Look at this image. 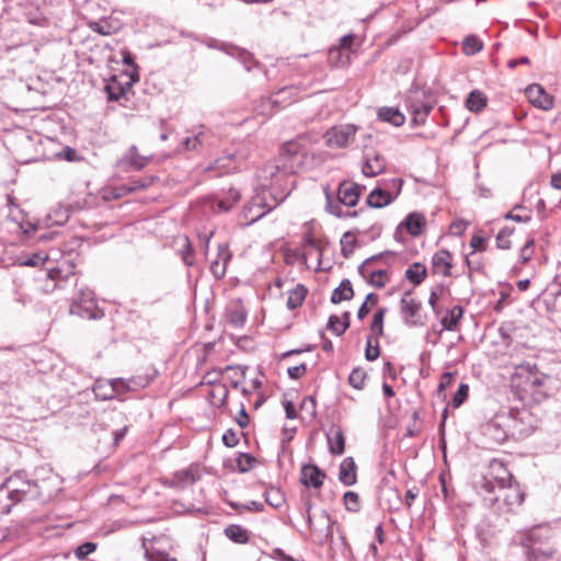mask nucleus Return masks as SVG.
Wrapping results in <instances>:
<instances>
[{
  "mask_svg": "<svg viewBox=\"0 0 561 561\" xmlns=\"http://www.w3.org/2000/svg\"><path fill=\"white\" fill-rule=\"evenodd\" d=\"M124 159L135 170H141L147 165L148 161L150 160V157L140 156L137 151V147L131 146L125 154Z\"/></svg>",
  "mask_w": 561,
  "mask_h": 561,
  "instance_id": "30",
  "label": "nucleus"
},
{
  "mask_svg": "<svg viewBox=\"0 0 561 561\" xmlns=\"http://www.w3.org/2000/svg\"><path fill=\"white\" fill-rule=\"evenodd\" d=\"M526 95L529 102L538 108L547 111L553 106V98L539 84L529 85L526 89Z\"/></svg>",
  "mask_w": 561,
  "mask_h": 561,
  "instance_id": "13",
  "label": "nucleus"
},
{
  "mask_svg": "<svg viewBox=\"0 0 561 561\" xmlns=\"http://www.w3.org/2000/svg\"><path fill=\"white\" fill-rule=\"evenodd\" d=\"M3 484L19 502L43 497L42 486L27 478L23 471L14 472L5 479Z\"/></svg>",
  "mask_w": 561,
  "mask_h": 561,
  "instance_id": "4",
  "label": "nucleus"
},
{
  "mask_svg": "<svg viewBox=\"0 0 561 561\" xmlns=\"http://www.w3.org/2000/svg\"><path fill=\"white\" fill-rule=\"evenodd\" d=\"M307 289L304 285L298 284L294 289L288 293L287 308L294 310L301 306L306 298Z\"/></svg>",
  "mask_w": 561,
  "mask_h": 561,
  "instance_id": "29",
  "label": "nucleus"
},
{
  "mask_svg": "<svg viewBox=\"0 0 561 561\" xmlns=\"http://www.w3.org/2000/svg\"><path fill=\"white\" fill-rule=\"evenodd\" d=\"M265 501L271 506L278 508L284 504L285 497H284V494L280 492V490L270 489L265 492Z\"/></svg>",
  "mask_w": 561,
  "mask_h": 561,
  "instance_id": "46",
  "label": "nucleus"
},
{
  "mask_svg": "<svg viewBox=\"0 0 561 561\" xmlns=\"http://www.w3.org/2000/svg\"><path fill=\"white\" fill-rule=\"evenodd\" d=\"M410 296L411 291H405L403 297L401 298V311L408 318V321H410L412 324L421 325L423 324V321L421 320L420 316L421 302L415 300L414 298H411Z\"/></svg>",
  "mask_w": 561,
  "mask_h": 561,
  "instance_id": "14",
  "label": "nucleus"
},
{
  "mask_svg": "<svg viewBox=\"0 0 561 561\" xmlns=\"http://www.w3.org/2000/svg\"><path fill=\"white\" fill-rule=\"evenodd\" d=\"M325 477V473L316 465L305 463L301 466L299 480L306 488L320 489Z\"/></svg>",
  "mask_w": 561,
  "mask_h": 561,
  "instance_id": "11",
  "label": "nucleus"
},
{
  "mask_svg": "<svg viewBox=\"0 0 561 561\" xmlns=\"http://www.w3.org/2000/svg\"><path fill=\"white\" fill-rule=\"evenodd\" d=\"M377 116L380 121L390 123L396 127L402 126L405 122V116L396 107H380Z\"/></svg>",
  "mask_w": 561,
  "mask_h": 561,
  "instance_id": "21",
  "label": "nucleus"
},
{
  "mask_svg": "<svg viewBox=\"0 0 561 561\" xmlns=\"http://www.w3.org/2000/svg\"><path fill=\"white\" fill-rule=\"evenodd\" d=\"M225 535L232 541L237 543H245L249 540V535L247 529H244L240 525H229L225 529Z\"/></svg>",
  "mask_w": 561,
  "mask_h": 561,
  "instance_id": "34",
  "label": "nucleus"
},
{
  "mask_svg": "<svg viewBox=\"0 0 561 561\" xmlns=\"http://www.w3.org/2000/svg\"><path fill=\"white\" fill-rule=\"evenodd\" d=\"M19 501L13 497V494L2 483L0 485V515L8 514Z\"/></svg>",
  "mask_w": 561,
  "mask_h": 561,
  "instance_id": "31",
  "label": "nucleus"
},
{
  "mask_svg": "<svg viewBox=\"0 0 561 561\" xmlns=\"http://www.w3.org/2000/svg\"><path fill=\"white\" fill-rule=\"evenodd\" d=\"M379 344L376 337L369 335L366 341L365 358L373 362L379 357Z\"/></svg>",
  "mask_w": 561,
  "mask_h": 561,
  "instance_id": "42",
  "label": "nucleus"
},
{
  "mask_svg": "<svg viewBox=\"0 0 561 561\" xmlns=\"http://www.w3.org/2000/svg\"><path fill=\"white\" fill-rule=\"evenodd\" d=\"M434 273L442 274L443 276L450 275L451 268V253L448 250L437 251L432 259Z\"/></svg>",
  "mask_w": 561,
  "mask_h": 561,
  "instance_id": "17",
  "label": "nucleus"
},
{
  "mask_svg": "<svg viewBox=\"0 0 561 561\" xmlns=\"http://www.w3.org/2000/svg\"><path fill=\"white\" fill-rule=\"evenodd\" d=\"M306 371L307 367L305 364L293 366L287 369V374L291 379H299Z\"/></svg>",
  "mask_w": 561,
  "mask_h": 561,
  "instance_id": "61",
  "label": "nucleus"
},
{
  "mask_svg": "<svg viewBox=\"0 0 561 561\" xmlns=\"http://www.w3.org/2000/svg\"><path fill=\"white\" fill-rule=\"evenodd\" d=\"M408 111L412 115L414 125H423L432 110L431 102L425 100L424 93L421 91H411L405 100Z\"/></svg>",
  "mask_w": 561,
  "mask_h": 561,
  "instance_id": "7",
  "label": "nucleus"
},
{
  "mask_svg": "<svg viewBox=\"0 0 561 561\" xmlns=\"http://www.w3.org/2000/svg\"><path fill=\"white\" fill-rule=\"evenodd\" d=\"M344 504L347 511L357 512L359 510L358 494L348 491L344 494Z\"/></svg>",
  "mask_w": 561,
  "mask_h": 561,
  "instance_id": "50",
  "label": "nucleus"
},
{
  "mask_svg": "<svg viewBox=\"0 0 561 561\" xmlns=\"http://www.w3.org/2000/svg\"><path fill=\"white\" fill-rule=\"evenodd\" d=\"M426 268L421 263H414L405 271V278L414 285H420L426 277Z\"/></svg>",
  "mask_w": 561,
  "mask_h": 561,
  "instance_id": "33",
  "label": "nucleus"
},
{
  "mask_svg": "<svg viewBox=\"0 0 561 561\" xmlns=\"http://www.w3.org/2000/svg\"><path fill=\"white\" fill-rule=\"evenodd\" d=\"M482 42L477 36H467L462 42V49L466 55H474L482 49Z\"/></svg>",
  "mask_w": 561,
  "mask_h": 561,
  "instance_id": "39",
  "label": "nucleus"
},
{
  "mask_svg": "<svg viewBox=\"0 0 561 561\" xmlns=\"http://www.w3.org/2000/svg\"><path fill=\"white\" fill-rule=\"evenodd\" d=\"M356 130L354 125L334 126L324 134L325 142L332 148H344L354 139Z\"/></svg>",
  "mask_w": 561,
  "mask_h": 561,
  "instance_id": "8",
  "label": "nucleus"
},
{
  "mask_svg": "<svg viewBox=\"0 0 561 561\" xmlns=\"http://www.w3.org/2000/svg\"><path fill=\"white\" fill-rule=\"evenodd\" d=\"M341 253L345 259H348L356 248V237L353 232L347 231L341 238Z\"/></svg>",
  "mask_w": 561,
  "mask_h": 561,
  "instance_id": "36",
  "label": "nucleus"
},
{
  "mask_svg": "<svg viewBox=\"0 0 561 561\" xmlns=\"http://www.w3.org/2000/svg\"><path fill=\"white\" fill-rule=\"evenodd\" d=\"M182 145L186 150H197L205 145H208V134L206 128L201 126V130L194 134L193 137H186Z\"/></svg>",
  "mask_w": 561,
  "mask_h": 561,
  "instance_id": "23",
  "label": "nucleus"
},
{
  "mask_svg": "<svg viewBox=\"0 0 561 561\" xmlns=\"http://www.w3.org/2000/svg\"><path fill=\"white\" fill-rule=\"evenodd\" d=\"M56 157L70 162L79 160L78 152L71 147H65Z\"/></svg>",
  "mask_w": 561,
  "mask_h": 561,
  "instance_id": "56",
  "label": "nucleus"
},
{
  "mask_svg": "<svg viewBox=\"0 0 561 561\" xmlns=\"http://www.w3.org/2000/svg\"><path fill=\"white\" fill-rule=\"evenodd\" d=\"M201 477V471L197 466H191L187 469L176 471L172 478V484L176 488L183 489L193 484Z\"/></svg>",
  "mask_w": 561,
  "mask_h": 561,
  "instance_id": "16",
  "label": "nucleus"
},
{
  "mask_svg": "<svg viewBox=\"0 0 561 561\" xmlns=\"http://www.w3.org/2000/svg\"><path fill=\"white\" fill-rule=\"evenodd\" d=\"M356 465L353 458H344L340 465L339 480L344 485H353L356 483Z\"/></svg>",
  "mask_w": 561,
  "mask_h": 561,
  "instance_id": "18",
  "label": "nucleus"
},
{
  "mask_svg": "<svg viewBox=\"0 0 561 561\" xmlns=\"http://www.w3.org/2000/svg\"><path fill=\"white\" fill-rule=\"evenodd\" d=\"M284 409L286 413V417L289 420H294L297 417V412L295 409V405L291 401H285L284 402Z\"/></svg>",
  "mask_w": 561,
  "mask_h": 561,
  "instance_id": "64",
  "label": "nucleus"
},
{
  "mask_svg": "<svg viewBox=\"0 0 561 561\" xmlns=\"http://www.w3.org/2000/svg\"><path fill=\"white\" fill-rule=\"evenodd\" d=\"M144 547H146L144 545ZM145 557L147 561H178L175 558H169L165 553L160 551H152L148 548H145Z\"/></svg>",
  "mask_w": 561,
  "mask_h": 561,
  "instance_id": "52",
  "label": "nucleus"
},
{
  "mask_svg": "<svg viewBox=\"0 0 561 561\" xmlns=\"http://www.w3.org/2000/svg\"><path fill=\"white\" fill-rule=\"evenodd\" d=\"M367 278L369 284L376 288H382L389 282V274L387 270H373L367 268V274H360Z\"/></svg>",
  "mask_w": 561,
  "mask_h": 561,
  "instance_id": "27",
  "label": "nucleus"
},
{
  "mask_svg": "<svg viewBox=\"0 0 561 561\" xmlns=\"http://www.w3.org/2000/svg\"><path fill=\"white\" fill-rule=\"evenodd\" d=\"M504 219L516 222H528L531 219L530 211L526 210L523 205H515L512 211L504 215Z\"/></svg>",
  "mask_w": 561,
  "mask_h": 561,
  "instance_id": "37",
  "label": "nucleus"
},
{
  "mask_svg": "<svg viewBox=\"0 0 561 561\" xmlns=\"http://www.w3.org/2000/svg\"><path fill=\"white\" fill-rule=\"evenodd\" d=\"M364 188H365L364 186H360L357 183H350V182L343 181L339 185L337 201L335 203H339V205L342 204V205H345L348 207H353L358 203L362 191Z\"/></svg>",
  "mask_w": 561,
  "mask_h": 561,
  "instance_id": "10",
  "label": "nucleus"
},
{
  "mask_svg": "<svg viewBox=\"0 0 561 561\" xmlns=\"http://www.w3.org/2000/svg\"><path fill=\"white\" fill-rule=\"evenodd\" d=\"M257 458H227L224 462V467L226 468H234L237 467L238 470L242 473L248 472L252 469L254 463L256 462Z\"/></svg>",
  "mask_w": 561,
  "mask_h": 561,
  "instance_id": "32",
  "label": "nucleus"
},
{
  "mask_svg": "<svg viewBox=\"0 0 561 561\" xmlns=\"http://www.w3.org/2000/svg\"><path fill=\"white\" fill-rule=\"evenodd\" d=\"M305 156L297 141H287L282 146L278 158L260 169V186L241 214L247 225L257 221L286 199L294 187L291 175L302 168Z\"/></svg>",
  "mask_w": 561,
  "mask_h": 561,
  "instance_id": "1",
  "label": "nucleus"
},
{
  "mask_svg": "<svg viewBox=\"0 0 561 561\" xmlns=\"http://www.w3.org/2000/svg\"><path fill=\"white\" fill-rule=\"evenodd\" d=\"M95 397L101 400H112L115 398V389L111 380H96L92 388Z\"/></svg>",
  "mask_w": 561,
  "mask_h": 561,
  "instance_id": "24",
  "label": "nucleus"
},
{
  "mask_svg": "<svg viewBox=\"0 0 561 561\" xmlns=\"http://www.w3.org/2000/svg\"><path fill=\"white\" fill-rule=\"evenodd\" d=\"M228 389L222 383H217L213 386V389L208 393V398L211 404L220 407L222 405L228 398Z\"/></svg>",
  "mask_w": 561,
  "mask_h": 561,
  "instance_id": "35",
  "label": "nucleus"
},
{
  "mask_svg": "<svg viewBox=\"0 0 561 561\" xmlns=\"http://www.w3.org/2000/svg\"><path fill=\"white\" fill-rule=\"evenodd\" d=\"M386 169L385 158L376 152H368L365 154V161L362 168V172L365 176H376L382 173Z\"/></svg>",
  "mask_w": 561,
  "mask_h": 561,
  "instance_id": "15",
  "label": "nucleus"
},
{
  "mask_svg": "<svg viewBox=\"0 0 561 561\" xmlns=\"http://www.w3.org/2000/svg\"><path fill=\"white\" fill-rule=\"evenodd\" d=\"M486 96L479 90H473L469 93L466 100V106L471 112H480L486 106Z\"/></svg>",
  "mask_w": 561,
  "mask_h": 561,
  "instance_id": "28",
  "label": "nucleus"
},
{
  "mask_svg": "<svg viewBox=\"0 0 561 561\" xmlns=\"http://www.w3.org/2000/svg\"><path fill=\"white\" fill-rule=\"evenodd\" d=\"M328 445L329 450L332 454L340 455L344 451V436L341 430H331L330 433H328Z\"/></svg>",
  "mask_w": 561,
  "mask_h": 561,
  "instance_id": "26",
  "label": "nucleus"
},
{
  "mask_svg": "<svg viewBox=\"0 0 561 561\" xmlns=\"http://www.w3.org/2000/svg\"><path fill=\"white\" fill-rule=\"evenodd\" d=\"M385 314H386V309L385 308L378 309L375 312V314H374V318H373V321H371V324H370V330L377 336L382 335V333H383V318H385Z\"/></svg>",
  "mask_w": 561,
  "mask_h": 561,
  "instance_id": "45",
  "label": "nucleus"
},
{
  "mask_svg": "<svg viewBox=\"0 0 561 561\" xmlns=\"http://www.w3.org/2000/svg\"><path fill=\"white\" fill-rule=\"evenodd\" d=\"M485 434L494 437L499 443L504 442L506 433L501 431L495 424H489L485 428Z\"/></svg>",
  "mask_w": 561,
  "mask_h": 561,
  "instance_id": "55",
  "label": "nucleus"
},
{
  "mask_svg": "<svg viewBox=\"0 0 561 561\" xmlns=\"http://www.w3.org/2000/svg\"><path fill=\"white\" fill-rule=\"evenodd\" d=\"M70 313L89 320L101 319L104 316L103 310L96 306L93 293L90 290L81 291L79 299L71 304Z\"/></svg>",
  "mask_w": 561,
  "mask_h": 561,
  "instance_id": "6",
  "label": "nucleus"
},
{
  "mask_svg": "<svg viewBox=\"0 0 561 561\" xmlns=\"http://www.w3.org/2000/svg\"><path fill=\"white\" fill-rule=\"evenodd\" d=\"M222 442L228 447H234L238 444L239 438H238L237 434L233 431L228 430L222 435Z\"/></svg>",
  "mask_w": 561,
  "mask_h": 561,
  "instance_id": "62",
  "label": "nucleus"
},
{
  "mask_svg": "<svg viewBox=\"0 0 561 561\" xmlns=\"http://www.w3.org/2000/svg\"><path fill=\"white\" fill-rule=\"evenodd\" d=\"M403 185L402 179H392L387 188L375 187L366 198V205L371 208H382L390 205L400 194Z\"/></svg>",
  "mask_w": 561,
  "mask_h": 561,
  "instance_id": "5",
  "label": "nucleus"
},
{
  "mask_svg": "<svg viewBox=\"0 0 561 561\" xmlns=\"http://www.w3.org/2000/svg\"><path fill=\"white\" fill-rule=\"evenodd\" d=\"M247 320V314L242 310H232L228 314V321L234 328H241Z\"/></svg>",
  "mask_w": 561,
  "mask_h": 561,
  "instance_id": "51",
  "label": "nucleus"
},
{
  "mask_svg": "<svg viewBox=\"0 0 561 561\" xmlns=\"http://www.w3.org/2000/svg\"><path fill=\"white\" fill-rule=\"evenodd\" d=\"M463 309L460 306H454L450 310H448L447 316L444 317L440 321L443 329L447 331H454L462 318Z\"/></svg>",
  "mask_w": 561,
  "mask_h": 561,
  "instance_id": "25",
  "label": "nucleus"
},
{
  "mask_svg": "<svg viewBox=\"0 0 561 561\" xmlns=\"http://www.w3.org/2000/svg\"><path fill=\"white\" fill-rule=\"evenodd\" d=\"M232 254L227 243H219L217 248V257L210 262V272L217 279H221L226 275L227 265Z\"/></svg>",
  "mask_w": 561,
  "mask_h": 561,
  "instance_id": "12",
  "label": "nucleus"
},
{
  "mask_svg": "<svg viewBox=\"0 0 561 561\" xmlns=\"http://www.w3.org/2000/svg\"><path fill=\"white\" fill-rule=\"evenodd\" d=\"M350 328L348 321L341 322L340 318L335 314L330 316L328 321V329L336 335H342Z\"/></svg>",
  "mask_w": 561,
  "mask_h": 561,
  "instance_id": "43",
  "label": "nucleus"
},
{
  "mask_svg": "<svg viewBox=\"0 0 561 561\" xmlns=\"http://www.w3.org/2000/svg\"><path fill=\"white\" fill-rule=\"evenodd\" d=\"M95 548L96 545L94 542H84L76 549L75 554L78 559L83 560L90 553H92L95 550Z\"/></svg>",
  "mask_w": 561,
  "mask_h": 561,
  "instance_id": "53",
  "label": "nucleus"
},
{
  "mask_svg": "<svg viewBox=\"0 0 561 561\" xmlns=\"http://www.w3.org/2000/svg\"><path fill=\"white\" fill-rule=\"evenodd\" d=\"M534 243H535L534 239L528 240L522 248L520 260L523 263H526L527 261L530 260L533 252H534V250H533Z\"/></svg>",
  "mask_w": 561,
  "mask_h": 561,
  "instance_id": "59",
  "label": "nucleus"
},
{
  "mask_svg": "<svg viewBox=\"0 0 561 561\" xmlns=\"http://www.w3.org/2000/svg\"><path fill=\"white\" fill-rule=\"evenodd\" d=\"M425 222V217L422 214L411 213L405 217L400 226L405 227L411 236L417 237L422 233Z\"/></svg>",
  "mask_w": 561,
  "mask_h": 561,
  "instance_id": "19",
  "label": "nucleus"
},
{
  "mask_svg": "<svg viewBox=\"0 0 561 561\" xmlns=\"http://www.w3.org/2000/svg\"><path fill=\"white\" fill-rule=\"evenodd\" d=\"M323 192L325 195V210L328 213L334 215L337 218L356 217L358 215L357 210L342 211L341 205H339V203H335V201L333 199V195L330 192L329 186L323 187Z\"/></svg>",
  "mask_w": 561,
  "mask_h": 561,
  "instance_id": "20",
  "label": "nucleus"
},
{
  "mask_svg": "<svg viewBox=\"0 0 561 561\" xmlns=\"http://www.w3.org/2000/svg\"><path fill=\"white\" fill-rule=\"evenodd\" d=\"M240 198L241 193L237 188L230 187L227 192L217 193L209 197L208 202L215 214H224L231 210Z\"/></svg>",
  "mask_w": 561,
  "mask_h": 561,
  "instance_id": "9",
  "label": "nucleus"
},
{
  "mask_svg": "<svg viewBox=\"0 0 561 561\" xmlns=\"http://www.w3.org/2000/svg\"><path fill=\"white\" fill-rule=\"evenodd\" d=\"M455 374L446 371L442 375L440 381L437 388V393L440 396L445 391L446 388H448L451 382L454 381Z\"/></svg>",
  "mask_w": 561,
  "mask_h": 561,
  "instance_id": "57",
  "label": "nucleus"
},
{
  "mask_svg": "<svg viewBox=\"0 0 561 561\" xmlns=\"http://www.w3.org/2000/svg\"><path fill=\"white\" fill-rule=\"evenodd\" d=\"M512 474L505 465L497 458H493L488 462L486 467L481 468L474 473L473 484L477 490L493 494L499 485L510 482Z\"/></svg>",
  "mask_w": 561,
  "mask_h": 561,
  "instance_id": "2",
  "label": "nucleus"
},
{
  "mask_svg": "<svg viewBox=\"0 0 561 561\" xmlns=\"http://www.w3.org/2000/svg\"><path fill=\"white\" fill-rule=\"evenodd\" d=\"M316 399L312 396L306 397L301 402V410L307 412L310 417L316 415Z\"/></svg>",
  "mask_w": 561,
  "mask_h": 561,
  "instance_id": "54",
  "label": "nucleus"
},
{
  "mask_svg": "<svg viewBox=\"0 0 561 561\" xmlns=\"http://www.w3.org/2000/svg\"><path fill=\"white\" fill-rule=\"evenodd\" d=\"M46 260H47L46 256H43L39 253H35L32 256H30L28 259H26L25 261H23L21 263V265H24V266H38V265L44 264Z\"/></svg>",
  "mask_w": 561,
  "mask_h": 561,
  "instance_id": "60",
  "label": "nucleus"
},
{
  "mask_svg": "<svg viewBox=\"0 0 561 561\" xmlns=\"http://www.w3.org/2000/svg\"><path fill=\"white\" fill-rule=\"evenodd\" d=\"M107 99L110 101H118L125 94V88L122 87L116 80H112L105 87Z\"/></svg>",
  "mask_w": 561,
  "mask_h": 561,
  "instance_id": "44",
  "label": "nucleus"
},
{
  "mask_svg": "<svg viewBox=\"0 0 561 561\" xmlns=\"http://www.w3.org/2000/svg\"><path fill=\"white\" fill-rule=\"evenodd\" d=\"M469 386L467 383H460L458 390L453 397L451 404L454 408H459L468 398Z\"/></svg>",
  "mask_w": 561,
  "mask_h": 561,
  "instance_id": "49",
  "label": "nucleus"
},
{
  "mask_svg": "<svg viewBox=\"0 0 561 561\" xmlns=\"http://www.w3.org/2000/svg\"><path fill=\"white\" fill-rule=\"evenodd\" d=\"M150 378L147 376H138L125 379L126 387L129 391H136L138 389L145 388L150 383Z\"/></svg>",
  "mask_w": 561,
  "mask_h": 561,
  "instance_id": "47",
  "label": "nucleus"
},
{
  "mask_svg": "<svg viewBox=\"0 0 561 561\" xmlns=\"http://www.w3.org/2000/svg\"><path fill=\"white\" fill-rule=\"evenodd\" d=\"M156 179V176H147L144 179L131 180L128 185H124L122 188L128 193L137 192L150 186Z\"/></svg>",
  "mask_w": 561,
  "mask_h": 561,
  "instance_id": "40",
  "label": "nucleus"
},
{
  "mask_svg": "<svg viewBox=\"0 0 561 561\" xmlns=\"http://www.w3.org/2000/svg\"><path fill=\"white\" fill-rule=\"evenodd\" d=\"M179 254L186 266L191 267L194 265V249L188 238H184V243L182 248L179 250Z\"/></svg>",
  "mask_w": 561,
  "mask_h": 561,
  "instance_id": "41",
  "label": "nucleus"
},
{
  "mask_svg": "<svg viewBox=\"0 0 561 561\" xmlns=\"http://www.w3.org/2000/svg\"><path fill=\"white\" fill-rule=\"evenodd\" d=\"M391 254L390 252L379 253L376 255H373L368 259H366L359 266H358V273L359 274H367V268L369 267L370 263L382 259L385 255Z\"/></svg>",
  "mask_w": 561,
  "mask_h": 561,
  "instance_id": "58",
  "label": "nucleus"
},
{
  "mask_svg": "<svg viewBox=\"0 0 561 561\" xmlns=\"http://www.w3.org/2000/svg\"><path fill=\"white\" fill-rule=\"evenodd\" d=\"M366 378H367L366 371L363 368L357 367V368H354L352 370V373L350 374L348 382L353 388L360 390L365 386Z\"/></svg>",
  "mask_w": 561,
  "mask_h": 561,
  "instance_id": "38",
  "label": "nucleus"
},
{
  "mask_svg": "<svg viewBox=\"0 0 561 561\" xmlns=\"http://www.w3.org/2000/svg\"><path fill=\"white\" fill-rule=\"evenodd\" d=\"M354 296L352 284L348 279H343L331 295L332 304H340L344 300H351Z\"/></svg>",
  "mask_w": 561,
  "mask_h": 561,
  "instance_id": "22",
  "label": "nucleus"
},
{
  "mask_svg": "<svg viewBox=\"0 0 561 561\" xmlns=\"http://www.w3.org/2000/svg\"><path fill=\"white\" fill-rule=\"evenodd\" d=\"M24 14H25L27 22L31 24H34L37 26H44L46 24L47 19L45 16V14L42 11H39L38 9L27 10V11H25Z\"/></svg>",
  "mask_w": 561,
  "mask_h": 561,
  "instance_id": "48",
  "label": "nucleus"
},
{
  "mask_svg": "<svg viewBox=\"0 0 561 561\" xmlns=\"http://www.w3.org/2000/svg\"><path fill=\"white\" fill-rule=\"evenodd\" d=\"M494 494V496H485L484 501L499 513L514 511L524 502V492L517 484L499 485Z\"/></svg>",
  "mask_w": 561,
  "mask_h": 561,
  "instance_id": "3",
  "label": "nucleus"
},
{
  "mask_svg": "<svg viewBox=\"0 0 561 561\" xmlns=\"http://www.w3.org/2000/svg\"><path fill=\"white\" fill-rule=\"evenodd\" d=\"M111 383L115 389V397L129 391L128 388L126 387V381L123 378L112 379Z\"/></svg>",
  "mask_w": 561,
  "mask_h": 561,
  "instance_id": "63",
  "label": "nucleus"
}]
</instances>
